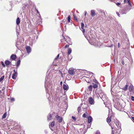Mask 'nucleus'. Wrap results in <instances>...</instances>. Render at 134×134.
Masks as SVG:
<instances>
[{
	"mask_svg": "<svg viewBox=\"0 0 134 134\" xmlns=\"http://www.w3.org/2000/svg\"><path fill=\"white\" fill-rule=\"evenodd\" d=\"M2 92L1 90H0V97L2 96Z\"/></svg>",
	"mask_w": 134,
	"mask_h": 134,
	"instance_id": "nucleus-43",
	"label": "nucleus"
},
{
	"mask_svg": "<svg viewBox=\"0 0 134 134\" xmlns=\"http://www.w3.org/2000/svg\"><path fill=\"white\" fill-rule=\"evenodd\" d=\"M11 73H10V75H9V78H10V76H11Z\"/></svg>",
	"mask_w": 134,
	"mask_h": 134,
	"instance_id": "nucleus-55",
	"label": "nucleus"
},
{
	"mask_svg": "<svg viewBox=\"0 0 134 134\" xmlns=\"http://www.w3.org/2000/svg\"><path fill=\"white\" fill-rule=\"evenodd\" d=\"M68 72L70 75H73L74 73V71L73 69H70L69 70Z\"/></svg>",
	"mask_w": 134,
	"mask_h": 134,
	"instance_id": "nucleus-6",
	"label": "nucleus"
},
{
	"mask_svg": "<svg viewBox=\"0 0 134 134\" xmlns=\"http://www.w3.org/2000/svg\"><path fill=\"white\" fill-rule=\"evenodd\" d=\"M37 10V13H38V10Z\"/></svg>",
	"mask_w": 134,
	"mask_h": 134,
	"instance_id": "nucleus-57",
	"label": "nucleus"
},
{
	"mask_svg": "<svg viewBox=\"0 0 134 134\" xmlns=\"http://www.w3.org/2000/svg\"><path fill=\"white\" fill-rule=\"evenodd\" d=\"M98 84H94L93 83V87L94 88H97L98 87V86L97 85Z\"/></svg>",
	"mask_w": 134,
	"mask_h": 134,
	"instance_id": "nucleus-18",
	"label": "nucleus"
},
{
	"mask_svg": "<svg viewBox=\"0 0 134 134\" xmlns=\"http://www.w3.org/2000/svg\"><path fill=\"white\" fill-rule=\"evenodd\" d=\"M13 71H14V74H17V72L15 70H13Z\"/></svg>",
	"mask_w": 134,
	"mask_h": 134,
	"instance_id": "nucleus-45",
	"label": "nucleus"
},
{
	"mask_svg": "<svg viewBox=\"0 0 134 134\" xmlns=\"http://www.w3.org/2000/svg\"><path fill=\"white\" fill-rule=\"evenodd\" d=\"M92 118L91 116H89L88 118V122L89 124H90L92 122Z\"/></svg>",
	"mask_w": 134,
	"mask_h": 134,
	"instance_id": "nucleus-7",
	"label": "nucleus"
},
{
	"mask_svg": "<svg viewBox=\"0 0 134 134\" xmlns=\"http://www.w3.org/2000/svg\"><path fill=\"white\" fill-rule=\"evenodd\" d=\"M72 50L71 48H69L68 49V54H71V52Z\"/></svg>",
	"mask_w": 134,
	"mask_h": 134,
	"instance_id": "nucleus-21",
	"label": "nucleus"
},
{
	"mask_svg": "<svg viewBox=\"0 0 134 134\" xmlns=\"http://www.w3.org/2000/svg\"><path fill=\"white\" fill-rule=\"evenodd\" d=\"M91 15L92 16H94L95 15V11L94 10H91Z\"/></svg>",
	"mask_w": 134,
	"mask_h": 134,
	"instance_id": "nucleus-11",
	"label": "nucleus"
},
{
	"mask_svg": "<svg viewBox=\"0 0 134 134\" xmlns=\"http://www.w3.org/2000/svg\"><path fill=\"white\" fill-rule=\"evenodd\" d=\"M133 86L132 85H131L129 88V90L130 92H132L133 91Z\"/></svg>",
	"mask_w": 134,
	"mask_h": 134,
	"instance_id": "nucleus-14",
	"label": "nucleus"
},
{
	"mask_svg": "<svg viewBox=\"0 0 134 134\" xmlns=\"http://www.w3.org/2000/svg\"><path fill=\"white\" fill-rule=\"evenodd\" d=\"M100 98H101L103 101L104 102V100H105L106 99V96L103 92H101L100 93Z\"/></svg>",
	"mask_w": 134,
	"mask_h": 134,
	"instance_id": "nucleus-2",
	"label": "nucleus"
},
{
	"mask_svg": "<svg viewBox=\"0 0 134 134\" xmlns=\"http://www.w3.org/2000/svg\"><path fill=\"white\" fill-rule=\"evenodd\" d=\"M59 54H58V55L57 56V57L55 58L54 60H56L59 57Z\"/></svg>",
	"mask_w": 134,
	"mask_h": 134,
	"instance_id": "nucleus-33",
	"label": "nucleus"
},
{
	"mask_svg": "<svg viewBox=\"0 0 134 134\" xmlns=\"http://www.w3.org/2000/svg\"><path fill=\"white\" fill-rule=\"evenodd\" d=\"M26 50L27 53H29L31 51V48L29 46H27L26 47Z\"/></svg>",
	"mask_w": 134,
	"mask_h": 134,
	"instance_id": "nucleus-5",
	"label": "nucleus"
},
{
	"mask_svg": "<svg viewBox=\"0 0 134 134\" xmlns=\"http://www.w3.org/2000/svg\"><path fill=\"white\" fill-rule=\"evenodd\" d=\"M82 103H81V105H82Z\"/></svg>",
	"mask_w": 134,
	"mask_h": 134,
	"instance_id": "nucleus-60",
	"label": "nucleus"
},
{
	"mask_svg": "<svg viewBox=\"0 0 134 134\" xmlns=\"http://www.w3.org/2000/svg\"><path fill=\"white\" fill-rule=\"evenodd\" d=\"M17 74H14L13 73V74L12 76V78L13 79H15L17 76Z\"/></svg>",
	"mask_w": 134,
	"mask_h": 134,
	"instance_id": "nucleus-15",
	"label": "nucleus"
},
{
	"mask_svg": "<svg viewBox=\"0 0 134 134\" xmlns=\"http://www.w3.org/2000/svg\"><path fill=\"white\" fill-rule=\"evenodd\" d=\"M131 100L134 101V97L133 96H131Z\"/></svg>",
	"mask_w": 134,
	"mask_h": 134,
	"instance_id": "nucleus-34",
	"label": "nucleus"
},
{
	"mask_svg": "<svg viewBox=\"0 0 134 134\" xmlns=\"http://www.w3.org/2000/svg\"><path fill=\"white\" fill-rule=\"evenodd\" d=\"M2 65H3V67H5V65L4 64V63L3 62H2Z\"/></svg>",
	"mask_w": 134,
	"mask_h": 134,
	"instance_id": "nucleus-40",
	"label": "nucleus"
},
{
	"mask_svg": "<svg viewBox=\"0 0 134 134\" xmlns=\"http://www.w3.org/2000/svg\"><path fill=\"white\" fill-rule=\"evenodd\" d=\"M10 100L12 101H14L15 100L14 98H10Z\"/></svg>",
	"mask_w": 134,
	"mask_h": 134,
	"instance_id": "nucleus-35",
	"label": "nucleus"
},
{
	"mask_svg": "<svg viewBox=\"0 0 134 134\" xmlns=\"http://www.w3.org/2000/svg\"><path fill=\"white\" fill-rule=\"evenodd\" d=\"M88 101L89 103L91 104H94V100L91 97L89 98L88 99Z\"/></svg>",
	"mask_w": 134,
	"mask_h": 134,
	"instance_id": "nucleus-4",
	"label": "nucleus"
},
{
	"mask_svg": "<svg viewBox=\"0 0 134 134\" xmlns=\"http://www.w3.org/2000/svg\"><path fill=\"white\" fill-rule=\"evenodd\" d=\"M52 116L51 114H49L47 116V120H51L52 119Z\"/></svg>",
	"mask_w": 134,
	"mask_h": 134,
	"instance_id": "nucleus-13",
	"label": "nucleus"
},
{
	"mask_svg": "<svg viewBox=\"0 0 134 134\" xmlns=\"http://www.w3.org/2000/svg\"><path fill=\"white\" fill-rule=\"evenodd\" d=\"M53 113H54H54H55V112H53Z\"/></svg>",
	"mask_w": 134,
	"mask_h": 134,
	"instance_id": "nucleus-61",
	"label": "nucleus"
},
{
	"mask_svg": "<svg viewBox=\"0 0 134 134\" xmlns=\"http://www.w3.org/2000/svg\"><path fill=\"white\" fill-rule=\"evenodd\" d=\"M131 118L132 119L134 120V117H132Z\"/></svg>",
	"mask_w": 134,
	"mask_h": 134,
	"instance_id": "nucleus-50",
	"label": "nucleus"
},
{
	"mask_svg": "<svg viewBox=\"0 0 134 134\" xmlns=\"http://www.w3.org/2000/svg\"><path fill=\"white\" fill-rule=\"evenodd\" d=\"M122 14H125L126 13H124V12H123V13L122 12Z\"/></svg>",
	"mask_w": 134,
	"mask_h": 134,
	"instance_id": "nucleus-56",
	"label": "nucleus"
},
{
	"mask_svg": "<svg viewBox=\"0 0 134 134\" xmlns=\"http://www.w3.org/2000/svg\"><path fill=\"white\" fill-rule=\"evenodd\" d=\"M93 81L96 84H99V83L98 81L96 79H94L93 80Z\"/></svg>",
	"mask_w": 134,
	"mask_h": 134,
	"instance_id": "nucleus-25",
	"label": "nucleus"
},
{
	"mask_svg": "<svg viewBox=\"0 0 134 134\" xmlns=\"http://www.w3.org/2000/svg\"><path fill=\"white\" fill-rule=\"evenodd\" d=\"M84 24L83 23H81V28L83 29L84 28Z\"/></svg>",
	"mask_w": 134,
	"mask_h": 134,
	"instance_id": "nucleus-32",
	"label": "nucleus"
},
{
	"mask_svg": "<svg viewBox=\"0 0 134 134\" xmlns=\"http://www.w3.org/2000/svg\"><path fill=\"white\" fill-rule=\"evenodd\" d=\"M71 20V16L70 15L68 16V22H70V20Z\"/></svg>",
	"mask_w": 134,
	"mask_h": 134,
	"instance_id": "nucleus-28",
	"label": "nucleus"
},
{
	"mask_svg": "<svg viewBox=\"0 0 134 134\" xmlns=\"http://www.w3.org/2000/svg\"><path fill=\"white\" fill-rule=\"evenodd\" d=\"M62 81H61L60 82V84L62 85Z\"/></svg>",
	"mask_w": 134,
	"mask_h": 134,
	"instance_id": "nucleus-52",
	"label": "nucleus"
},
{
	"mask_svg": "<svg viewBox=\"0 0 134 134\" xmlns=\"http://www.w3.org/2000/svg\"><path fill=\"white\" fill-rule=\"evenodd\" d=\"M20 60H19L17 61L16 65L17 66H18L20 64Z\"/></svg>",
	"mask_w": 134,
	"mask_h": 134,
	"instance_id": "nucleus-29",
	"label": "nucleus"
},
{
	"mask_svg": "<svg viewBox=\"0 0 134 134\" xmlns=\"http://www.w3.org/2000/svg\"><path fill=\"white\" fill-rule=\"evenodd\" d=\"M127 88H128V85H126L123 88V89L125 91H126L127 90Z\"/></svg>",
	"mask_w": 134,
	"mask_h": 134,
	"instance_id": "nucleus-19",
	"label": "nucleus"
},
{
	"mask_svg": "<svg viewBox=\"0 0 134 134\" xmlns=\"http://www.w3.org/2000/svg\"><path fill=\"white\" fill-rule=\"evenodd\" d=\"M72 119L74 120H76V118L74 117V116H72Z\"/></svg>",
	"mask_w": 134,
	"mask_h": 134,
	"instance_id": "nucleus-38",
	"label": "nucleus"
},
{
	"mask_svg": "<svg viewBox=\"0 0 134 134\" xmlns=\"http://www.w3.org/2000/svg\"><path fill=\"white\" fill-rule=\"evenodd\" d=\"M82 29V31L83 33H85V29H84L83 28V29Z\"/></svg>",
	"mask_w": 134,
	"mask_h": 134,
	"instance_id": "nucleus-39",
	"label": "nucleus"
},
{
	"mask_svg": "<svg viewBox=\"0 0 134 134\" xmlns=\"http://www.w3.org/2000/svg\"><path fill=\"white\" fill-rule=\"evenodd\" d=\"M116 14H117V15L119 16V17H120V14H119V13H118V12H116Z\"/></svg>",
	"mask_w": 134,
	"mask_h": 134,
	"instance_id": "nucleus-48",
	"label": "nucleus"
},
{
	"mask_svg": "<svg viewBox=\"0 0 134 134\" xmlns=\"http://www.w3.org/2000/svg\"><path fill=\"white\" fill-rule=\"evenodd\" d=\"M124 3H125L126 2V0H124Z\"/></svg>",
	"mask_w": 134,
	"mask_h": 134,
	"instance_id": "nucleus-54",
	"label": "nucleus"
},
{
	"mask_svg": "<svg viewBox=\"0 0 134 134\" xmlns=\"http://www.w3.org/2000/svg\"><path fill=\"white\" fill-rule=\"evenodd\" d=\"M20 23L19 18V17L17 18L16 20V23L17 25H18Z\"/></svg>",
	"mask_w": 134,
	"mask_h": 134,
	"instance_id": "nucleus-16",
	"label": "nucleus"
},
{
	"mask_svg": "<svg viewBox=\"0 0 134 134\" xmlns=\"http://www.w3.org/2000/svg\"><path fill=\"white\" fill-rule=\"evenodd\" d=\"M120 3H116V5H118V6H119V5H120Z\"/></svg>",
	"mask_w": 134,
	"mask_h": 134,
	"instance_id": "nucleus-44",
	"label": "nucleus"
},
{
	"mask_svg": "<svg viewBox=\"0 0 134 134\" xmlns=\"http://www.w3.org/2000/svg\"><path fill=\"white\" fill-rule=\"evenodd\" d=\"M88 88L89 91H92V85H90L88 87Z\"/></svg>",
	"mask_w": 134,
	"mask_h": 134,
	"instance_id": "nucleus-23",
	"label": "nucleus"
},
{
	"mask_svg": "<svg viewBox=\"0 0 134 134\" xmlns=\"http://www.w3.org/2000/svg\"><path fill=\"white\" fill-rule=\"evenodd\" d=\"M93 39L94 40V38H93Z\"/></svg>",
	"mask_w": 134,
	"mask_h": 134,
	"instance_id": "nucleus-62",
	"label": "nucleus"
},
{
	"mask_svg": "<svg viewBox=\"0 0 134 134\" xmlns=\"http://www.w3.org/2000/svg\"><path fill=\"white\" fill-rule=\"evenodd\" d=\"M68 85L65 83V84H64L63 85V88L65 90H67L68 89Z\"/></svg>",
	"mask_w": 134,
	"mask_h": 134,
	"instance_id": "nucleus-9",
	"label": "nucleus"
},
{
	"mask_svg": "<svg viewBox=\"0 0 134 134\" xmlns=\"http://www.w3.org/2000/svg\"><path fill=\"white\" fill-rule=\"evenodd\" d=\"M73 16L74 19L76 21H78V20L77 19V17L75 16V15L74 14H73Z\"/></svg>",
	"mask_w": 134,
	"mask_h": 134,
	"instance_id": "nucleus-26",
	"label": "nucleus"
},
{
	"mask_svg": "<svg viewBox=\"0 0 134 134\" xmlns=\"http://www.w3.org/2000/svg\"><path fill=\"white\" fill-rule=\"evenodd\" d=\"M62 36L63 37V39L65 40V41H66V39L65 38V37L64 36H63V35H62Z\"/></svg>",
	"mask_w": 134,
	"mask_h": 134,
	"instance_id": "nucleus-49",
	"label": "nucleus"
},
{
	"mask_svg": "<svg viewBox=\"0 0 134 134\" xmlns=\"http://www.w3.org/2000/svg\"><path fill=\"white\" fill-rule=\"evenodd\" d=\"M5 63L6 65H8L10 64V62L9 60H6L5 61Z\"/></svg>",
	"mask_w": 134,
	"mask_h": 134,
	"instance_id": "nucleus-17",
	"label": "nucleus"
},
{
	"mask_svg": "<svg viewBox=\"0 0 134 134\" xmlns=\"http://www.w3.org/2000/svg\"><path fill=\"white\" fill-rule=\"evenodd\" d=\"M127 2L130 5H131V3H130V1L129 0H127Z\"/></svg>",
	"mask_w": 134,
	"mask_h": 134,
	"instance_id": "nucleus-36",
	"label": "nucleus"
},
{
	"mask_svg": "<svg viewBox=\"0 0 134 134\" xmlns=\"http://www.w3.org/2000/svg\"><path fill=\"white\" fill-rule=\"evenodd\" d=\"M111 128L112 129H113V127H111Z\"/></svg>",
	"mask_w": 134,
	"mask_h": 134,
	"instance_id": "nucleus-59",
	"label": "nucleus"
},
{
	"mask_svg": "<svg viewBox=\"0 0 134 134\" xmlns=\"http://www.w3.org/2000/svg\"><path fill=\"white\" fill-rule=\"evenodd\" d=\"M91 124H90V125H88L87 126V127L88 128H90V127Z\"/></svg>",
	"mask_w": 134,
	"mask_h": 134,
	"instance_id": "nucleus-47",
	"label": "nucleus"
},
{
	"mask_svg": "<svg viewBox=\"0 0 134 134\" xmlns=\"http://www.w3.org/2000/svg\"><path fill=\"white\" fill-rule=\"evenodd\" d=\"M100 12H101L102 13V15H104L105 17L106 16L105 14V12L103 11H102V10H100Z\"/></svg>",
	"mask_w": 134,
	"mask_h": 134,
	"instance_id": "nucleus-22",
	"label": "nucleus"
},
{
	"mask_svg": "<svg viewBox=\"0 0 134 134\" xmlns=\"http://www.w3.org/2000/svg\"><path fill=\"white\" fill-rule=\"evenodd\" d=\"M118 47H119V43L118 44Z\"/></svg>",
	"mask_w": 134,
	"mask_h": 134,
	"instance_id": "nucleus-53",
	"label": "nucleus"
},
{
	"mask_svg": "<svg viewBox=\"0 0 134 134\" xmlns=\"http://www.w3.org/2000/svg\"><path fill=\"white\" fill-rule=\"evenodd\" d=\"M115 123L118 128V131L120 132L121 130V123L118 121H115Z\"/></svg>",
	"mask_w": 134,
	"mask_h": 134,
	"instance_id": "nucleus-1",
	"label": "nucleus"
},
{
	"mask_svg": "<svg viewBox=\"0 0 134 134\" xmlns=\"http://www.w3.org/2000/svg\"><path fill=\"white\" fill-rule=\"evenodd\" d=\"M4 78V76H3L0 79V82L2 81L3 80V79Z\"/></svg>",
	"mask_w": 134,
	"mask_h": 134,
	"instance_id": "nucleus-30",
	"label": "nucleus"
},
{
	"mask_svg": "<svg viewBox=\"0 0 134 134\" xmlns=\"http://www.w3.org/2000/svg\"><path fill=\"white\" fill-rule=\"evenodd\" d=\"M96 134H100V133L99 131H97L96 133Z\"/></svg>",
	"mask_w": 134,
	"mask_h": 134,
	"instance_id": "nucleus-41",
	"label": "nucleus"
},
{
	"mask_svg": "<svg viewBox=\"0 0 134 134\" xmlns=\"http://www.w3.org/2000/svg\"><path fill=\"white\" fill-rule=\"evenodd\" d=\"M56 118L59 122L60 123L62 122L63 119L61 117L57 115L56 116Z\"/></svg>",
	"mask_w": 134,
	"mask_h": 134,
	"instance_id": "nucleus-3",
	"label": "nucleus"
},
{
	"mask_svg": "<svg viewBox=\"0 0 134 134\" xmlns=\"http://www.w3.org/2000/svg\"><path fill=\"white\" fill-rule=\"evenodd\" d=\"M85 15L86 16V13H87L85 11Z\"/></svg>",
	"mask_w": 134,
	"mask_h": 134,
	"instance_id": "nucleus-51",
	"label": "nucleus"
},
{
	"mask_svg": "<svg viewBox=\"0 0 134 134\" xmlns=\"http://www.w3.org/2000/svg\"><path fill=\"white\" fill-rule=\"evenodd\" d=\"M89 114L87 112L86 113V114L84 113L82 115V117L83 118H87V117H88L89 116Z\"/></svg>",
	"mask_w": 134,
	"mask_h": 134,
	"instance_id": "nucleus-12",
	"label": "nucleus"
},
{
	"mask_svg": "<svg viewBox=\"0 0 134 134\" xmlns=\"http://www.w3.org/2000/svg\"><path fill=\"white\" fill-rule=\"evenodd\" d=\"M97 96L98 98H99V97H100V94H97Z\"/></svg>",
	"mask_w": 134,
	"mask_h": 134,
	"instance_id": "nucleus-37",
	"label": "nucleus"
},
{
	"mask_svg": "<svg viewBox=\"0 0 134 134\" xmlns=\"http://www.w3.org/2000/svg\"><path fill=\"white\" fill-rule=\"evenodd\" d=\"M24 6L23 8V9H24V8H26V7H27V3H25L24 4Z\"/></svg>",
	"mask_w": 134,
	"mask_h": 134,
	"instance_id": "nucleus-31",
	"label": "nucleus"
},
{
	"mask_svg": "<svg viewBox=\"0 0 134 134\" xmlns=\"http://www.w3.org/2000/svg\"><path fill=\"white\" fill-rule=\"evenodd\" d=\"M69 46V45H66L65 46V48H66L67 47H68Z\"/></svg>",
	"mask_w": 134,
	"mask_h": 134,
	"instance_id": "nucleus-42",
	"label": "nucleus"
},
{
	"mask_svg": "<svg viewBox=\"0 0 134 134\" xmlns=\"http://www.w3.org/2000/svg\"><path fill=\"white\" fill-rule=\"evenodd\" d=\"M10 58L13 60H14L16 58V56L15 55L12 54Z\"/></svg>",
	"mask_w": 134,
	"mask_h": 134,
	"instance_id": "nucleus-10",
	"label": "nucleus"
},
{
	"mask_svg": "<svg viewBox=\"0 0 134 134\" xmlns=\"http://www.w3.org/2000/svg\"><path fill=\"white\" fill-rule=\"evenodd\" d=\"M55 122L54 121H53L52 122L50 125H49V127L50 128H52L54 126L55 124Z\"/></svg>",
	"mask_w": 134,
	"mask_h": 134,
	"instance_id": "nucleus-8",
	"label": "nucleus"
},
{
	"mask_svg": "<svg viewBox=\"0 0 134 134\" xmlns=\"http://www.w3.org/2000/svg\"><path fill=\"white\" fill-rule=\"evenodd\" d=\"M114 131L113 130L112 131V134H114Z\"/></svg>",
	"mask_w": 134,
	"mask_h": 134,
	"instance_id": "nucleus-46",
	"label": "nucleus"
},
{
	"mask_svg": "<svg viewBox=\"0 0 134 134\" xmlns=\"http://www.w3.org/2000/svg\"><path fill=\"white\" fill-rule=\"evenodd\" d=\"M16 47H18V46H17V45L16 44Z\"/></svg>",
	"mask_w": 134,
	"mask_h": 134,
	"instance_id": "nucleus-58",
	"label": "nucleus"
},
{
	"mask_svg": "<svg viewBox=\"0 0 134 134\" xmlns=\"http://www.w3.org/2000/svg\"><path fill=\"white\" fill-rule=\"evenodd\" d=\"M111 120L110 118L108 117L107 119V121L108 123H110V122L111 121Z\"/></svg>",
	"mask_w": 134,
	"mask_h": 134,
	"instance_id": "nucleus-20",
	"label": "nucleus"
},
{
	"mask_svg": "<svg viewBox=\"0 0 134 134\" xmlns=\"http://www.w3.org/2000/svg\"><path fill=\"white\" fill-rule=\"evenodd\" d=\"M7 116V113H4L3 115L2 116V119H4Z\"/></svg>",
	"mask_w": 134,
	"mask_h": 134,
	"instance_id": "nucleus-24",
	"label": "nucleus"
},
{
	"mask_svg": "<svg viewBox=\"0 0 134 134\" xmlns=\"http://www.w3.org/2000/svg\"><path fill=\"white\" fill-rule=\"evenodd\" d=\"M81 107H79L77 109V110L78 111V113H79L81 111Z\"/></svg>",
	"mask_w": 134,
	"mask_h": 134,
	"instance_id": "nucleus-27",
	"label": "nucleus"
}]
</instances>
